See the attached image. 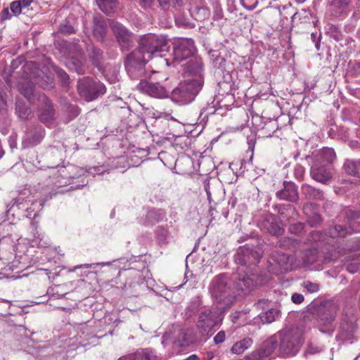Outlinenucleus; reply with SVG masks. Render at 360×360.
Wrapping results in <instances>:
<instances>
[{"instance_id":"18","label":"nucleus","mask_w":360,"mask_h":360,"mask_svg":"<svg viewBox=\"0 0 360 360\" xmlns=\"http://www.w3.org/2000/svg\"><path fill=\"white\" fill-rule=\"evenodd\" d=\"M45 135V130L41 126H32L25 134L23 143L27 146H35L41 143Z\"/></svg>"},{"instance_id":"31","label":"nucleus","mask_w":360,"mask_h":360,"mask_svg":"<svg viewBox=\"0 0 360 360\" xmlns=\"http://www.w3.org/2000/svg\"><path fill=\"white\" fill-rule=\"evenodd\" d=\"M344 167L348 174L360 177V160H347L344 164Z\"/></svg>"},{"instance_id":"22","label":"nucleus","mask_w":360,"mask_h":360,"mask_svg":"<svg viewBox=\"0 0 360 360\" xmlns=\"http://www.w3.org/2000/svg\"><path fill=\"white\" fill-rule=\"evenodd\" d=\"M281 315V311L277 308H271L265 311L260 313L257 319H258L263 324H269L276 321Z\"/></svg>"},{"instance_id":"35","label":"nucleus","mask_w":360,"mask_h":360,"mask_svg":"<svg viewBox=\"0 0 360 360\" xmlns=\"http://www.w3.org/2000/svg\"><path fill=\"white\" fill-rule=\"evenodd\" d=\"M87 52L91 58L93 64L95 66H98L102 58V51L100 49L95 47L94 45H90L87 47Z\"/></svg>"},{"instance_id":"52","label":"nucleus","mask_w":360,"mask_h":360,"mask_svg":"<svg viewBox=\"0 0 360 360\" xmlns=\"http://www.w3.org/2000/svg\"><path fill=\"white\" fill-rule=\"evenodd\" d=\"M360 265L359 264H350L347 265V270L352 274L357 272L359 270Z\"/></svg>"},{"instance_id":"11","label":"nucleus","mask_w":360,"mask_h":360,"mask_svg":"<svg viewBox=\"0 0 360 360\" xmlns=\"http://www.w3.org/2000/svg\"><path fill=\"white\" fill-rule=\"evenodd\" d=\"M338 307L333 301H326L321 303L317 309V314L321 324L328 326L335 320Z\"/></svg>"},{"instance_id":"8","label":"nucleus","mask_w":360,"mask_h":360,"mask_svg":"<svg viewBox=\"0 0 360 360\" xmlns=\"http://www.w3.org/2000/svg\"><path fill=\"white\" fill-rule=\"evenodd\" d=\"M195 52L194 41L191 39L181 38L174 42L172 64L181 63L185 59L193 57Z\"/></svg>"},{"instance_id":"64","label":"nucleus","mask_w":360,"mask_h":360,"mask_svg":"<svg viewBox=\"0 0 360 360\" xmlns=\"http://www.w3.org/2000/svg\"><path fill=\"white\" fill-rule=\"evenodd\" d=\"M6 226L10 227V228H11L13 226V225L11 223L6 224Z\"/></svg>"},{"instance_id":"60","label":"nucleus","mask_w":360,"mask_h":360,"mask_svg":"<svg viewBox=\"0 0 360 360\" xmlns=\"http://www.w3.org/2000/svg\"><path fill=\"white\" fill-rule=\"evenodd\" d=\"M35 82H36L37 83H39V84H40L43 88H46V87L44 86V84H43V83H41V82L39 80V79H38V78H36Z\"/></svg>"},{"instance_id":"16","label":"nucleus","mask_w":360,"mask_h":360,"mask_svg":"<svg viewBox=\"0 0 360 360\" xmlns=\"http://www.w3.org/2000/svg\"><path fill=\"white\" fill-rule=\"evenodd\" d=\"M310 174L315 181L322 184H326L332 178L330 166L322 165L321 162H314L311 167Z\"/></svg>"},{"instance_id":"24","label":"nucleus","mask_w":360,"mask_h":360,"mask_svg":"<svg viewBox=\"0 0 360 360\" xmlns=\"http://www.w3.org/2000/svg\"><path fill=\"white\" fill-rule=\"evenodd\" d=\"M33 239L32 240V246L46 248L50 244L49 238L37 229L35 224H32Z\"/></svg>"},{"instance_id":"61","label":"nucleus","mask_w":360,"mask_h":360,"mask_svg":"<svg viewBox=\"0 0 360 360\" xmlns=\"http://www.w3.org/2000/svg\"><path fill=\"white\" fill-rule=\"evenodd\" d=\"M3 13H4V14H7V15H8V8H5V9H4V10H3Z\"/></svg>"},{"instance_id":"28","label":"nucleus","mask_w":360,"mask_h":360,"mask_svg":"<svg viewBox=\"0 0 360 360\" xmlns=\"http://www.w3.org/2000/svg\"><path fill=\"white\" fill-rule=\"evenodd\" d=\"M106 32V27L103 20L98 17L94 18V36L98 41H103L105 38Z\"/></svg>"},{"instance_id":"34","label":"nucleus","mask_w":360,"mask_h":360,"mask_svg":"<svg viewBox=\"0 0 360 360\" xmlns=\"http://www.w3.org/2000/svg\"><path fill=\"white\" fill-rule=\"evenodd\" d=\"M15 111L18 116L22 120L28 119L32 115V110L21 101H17L15 104Z\"/></svg>"},{"instance_id":"15","label":"nucleus","mask_w":360,"mask_h":360,"mask_svg":"<svg viewBox=\"0 0 360 360\" xmlns=\"http://www.w3.org/2000/svg\"><path fill=\"white\" fill-rule=\"evenodd\" d=\"M259 226L272 236H279L284 231L281 222L277 219L276 217L269 213L264 214Z\"/></svg>"},{"instance_id":"63","label":"nucleus","mask_w":360,"mask_h":360,"mask_svg":"<svg viewBox=\"0 0 360 360\" xmlns=\"http://www.w3.org/2000/svg\"><path fill=\"white\" fill-rule=\"evenodd\" d=\"M206 193H207V195L208 198H210V191H208V189H207V188H206Z\"/></svg>"},{"instance_id":"37","label":"nucleus","mask_w":360,"mask_h":360,"mask_svg":"<svg viewBox=\"0 0 360 360\" xmlns=\"http://www.w3.org/2000/svg\"><path fill=\"white\" fill-rule=\"evenodd\" d=\"M20 93L30 101H32V98L34 96V85L32 82H27L26 84H21L19 86Z\"/></svg>"},{"instance_id":"7","label":"nucleus","mask_w":360,"mask_h":360,"mask_svg":"<svg viewBox=\"0 0 360 360\" xmlns=\"http://www.w3.org/2000/svg\"><path fill=\"white\" fill-rule=\"evenodd\" d=\"M77 89L80 96L86 101H92L105 93V86L103 83L89 77L79 79Z\"/></svg>"},{"instance_id":"9","label":"nucleus","mask_w":360,"mask_h":360,"mask_svg":"<svg viewBox=\"0 0 360 360\" xmlns=\"http://www.w3.org/2000/svg\"><path fill=\"white\" fill-rule=\"evenodd\" d=\"M262 257V254L253 249L252 247L245 245L238 248L235 255V262L243 266L256 265Z\"/></svg>"},{"instance_id":"54","label":"nucleus","mask_w":360,"mask_h":360,"mask_svg":"<svg viewBox=\"0 0 360 360\" xmlns=\"http://www.w3.org/2000/svg\"><path fill=\"white\" fill-rule=\"evenodd\" d=\"M18 1L23 9L27 8L33 1V0H18Z\"/></svg>"},{"instance_id":"30","label":"nucleus","mask_w":360,"mask_h":360,"mask_svg":"<svg viewBox=\"0 0 360 360\" xmlns=\"http://www.w3.org/2000/svg\"><path fill=\"white\" fill-rule=\"evenodd\" d=\"M194 338L191 332L186 330H181L174 343L179 347H186L193 343Z\"/></svg>"},{"instance_id":"2","label":"nucleus","mask_w":360,"mask_h":360,"mask_svg":"<svg viewBox=\"0 0 360 360\" xmlns=\"http://www.w3.org/2000/svg\"><path fill=\"white\" fill-rule=\"evenodd\" d=\"M283 356H294L303 344V333L298 328H285L267 339L262 347L247 356L248 360H268L269 356L278 347Z\"/></svg>"},{"instance_id":"43","label":"nucleus","mask_w":360,"mask_h":360,"mask_svg":"<svg viewBox=\"0 0 360 360\" xmlns=\"http://www.w3.org/2000/svg\"><path fill=\"white\" fill-rule=\"evenodd\" d=\"M59 30L60 32L66 34H70L75 32L74 27L68 21H65L64 22H63L60 25Z\"/></svg>"},{"instance_id":"3","label":"nucleus","mask_w":360,"mask_h":360,"mask_svg":"<svg viewBox=\"0 0 360 360\" xmlns=\"http://www.w3.org/2000/svg\"><path fill=\"white\" fill-rule=\"evenodd\" d=\"M209 291L213 300L221 304L219 307L220 309L230 307L236 297L229 283L228 277L224 274H219L212 280Z\"/></svg>"},{"instance_id":"58","label":"nucleus","mask_w":360,"mask_h":360,"mask_svg":"<svg viewBox=\"0 0 360 360\" xmlns=\"http://www.w3.org/2000/svg\"><path fill=\"white\" fill-rule=\"evenodd\" d=\"M320 330L322 332V333H328L329 335H332L333 332V329H328V330H325L322 328L320 329Z\"/></svg>"},{"instance_id":"39","label":"nucleus","mask_w":360,"mask_h":360,"mask_svg":"<svg viewBox=\"0 0 360 360\" xmlns=\"http://www.w3.org/2000/svg\"><path fill=\"white\" fill-rule=\"evenodd\" d=\"M157 240L160 245H165L169 243V231L163 227H159L157 230Z\"/></svg>"},{"instance_id":"48","label":"nucleus","mask_w":360,"mask_h":360,"mask_svg":"<svg viewBox=\"0 0 360 360\" xmlns=\"http://www.w3.org/2000/svg\"><path fill=\"white\" fill-rule=\"evenodd\" d=\"M225 332L223 330L219 331L214 338V342L216 345L222 343L225 340Z\"/></svg>"},{"instance_id":"1","label":"nucleus","mask_w":360,"mask_h":360,"mask_svg":"<svg viewBox=\"0 0 360 360\" xmlns=\"http://www.w3.org/2000/svg\"><path fill=\"white\" fill-rule=\"evenodd\" d=\"M139 48L128 55L125 68L129 76L136 79L145 74V65L153 56H162L168 52V39L162 35L148 34L139 41Z\"/></svg>"},{"instance_id":"19","label":"nucleus","mask_w":360,"mask_h":360,"mask_svg":"<svg viewBox=\"0 0 360 360\" xmlns=\"http://www.w3.org/2000/svg\"><path fill=\"white\" fill-rule=\"evenodd\" d=\"M276 196L281 200L295 202L299 198L297 186L291 182L284 183L283 188L276 192Z\"/></svg>"},{"instance_id":"49","label":"nucleus","mask_w":360,"mask_h":360,"mask_svg":"<svg viewBox=\"0 0 360 360\" xmlns=\"http://www.w3.org/2000/svg\"><path fill=\"white\" fill-rule=\"evenodd\" d=\"M291 300L295 304H300L304 301V296L302 294L294 293L291 296Z\"/></svg>"},{"instance_id":"57","label":"nucleus","mask_w":360,"mask_h":360,"mask_svg":"<svg viewBox=\"0 0 360 360\" xmlns=\"http://www.w3.org/2000/svg\"><path fill=\"white\" fill-rule=\"evenodd\" d=\"M198 357L195 355V354H193V355H191L190 356H188L186 360H198Z\"/></svg>"},{"instance_id":"33","label":"nucleus","mask_w":360,"mask_h":360,"mask_svg":"<svg viewBox=\"0 0 360 360\" xmlns=\"http://www.w3.org/2000/svg\"><path fill=\"white\" fill-rule=\"evenodd\" d=\"M302 193L308 199H320L323 196V193L319 189H316L308 184L302 186Z\"/></svg>"},{"instance_id":"53","label":"nucleus","mask_w":360,"mask_h":360,"mask_svg":"<svg viewBox=\"0 0 360 360\" xmlns=\"http://www.w3.org/2000/svg\"><path fill=\"white\" fill-rule=\"evenodd\" d=\"M303 229V225L302 224H297L290 227V231L292 233H298Z\"/></svg>"},{"instance_id":"55","label":"nucleus","mask_w":360,"mask_h":360,"mask_svg":"<svg viewBox=\"0 0 360 360\" xmlns=\"http://www.w3.org/2000/svg\"><path fill=\"white\" fill-rule=\"evenodd\" d=\"M311 237L314 241H316L320 238V233L317 231H313L311 233Z\"/></svg>"},{"instance_id":"59","label":"nucleus","mask_w":360,"mask_h":360,"mask_svg":"<svg viewBox=\"0 0 360 360\" xmlns=\"http://www.w3.org/2000/svg\"><path fill=\"white\" fill-rule=\"evenodd\" d=\"M287 210L290 212H294L295 210V208L292 207V206L290 205H288L287 206Z\"/></svg>"},{"instance_id":"5","label":"nucleus","mask_w":360,"mask_h":360,"mask_svg":"<svg viewBox=\"0 0 360 360\" xmlns=\"http://www.w3.org/2000/svg\"><path fill=\"white\" fill-rule=\"evenodd\" d=\"M221 310L220 307H212L204 309L200 312L196 327L201 335L210 336L214 333L215 327L222 320Z\"/></svg>"},{"instance_id":"32","label":"nucleus","mask_w":360,"mask_h":360,"mask_svg":"<svg viewBox=\"0 0 360 360\" xmlns=\"http://www.w3.org/2000/svg\"><path fill=\"white\" fill-rule=\"evenodd\" d=\"M165 212L162 209H152L146 214V220L150 224L158 223L165 218Z\"/></svg>"},{"instance_id":"17","label":"nucleus","mask_w":360,"mask_h":360,"mask_svg":"<svg viewBox=\"0 0 360 360\" xmlns=\"http://www.w3.org/2000/svg\"><path fill=\"white\" fill-rule=\"evenodd\" d=\"M39 100L41 105L38 110V117L41 122L46 124L53 119L54 110L49 99L44 94H40Z\"/></svg>"},{"instance_id":"50","label":"nucleus","mask_w":360,"mask_h":360,"mask_svg":"<svg viewBox=\"0 0 360 360\" xmlns=\"http://www.w3.org/2000/svg\"><path fill=\"white\" fill-rule=\"evenodd\" d=\"M139 4L144 9L149 8L154 3V0H138Z\"/></svg>"},{"instance_id":"40","label":"nucleus","mask_w":360,"mask_h":360,"mask_svg":"<svg viewBox=\"0 0 360 360\" xmlns=\"http://www.w3.org/2000/svg\"><path fill=\"white\" fill-rule=\"evenodd\" d=\"M31 195V191L30 189H24L22 190L18 195L17 198L14 199L13 205H16L17 206L23 205L25 202L27 201V198Z\"/></svg>"},{"instance_id":"56","label":"nucleus","mask_w":360,"mask_h":360,"mask_svg":"<svg viewBox=\"0 0 360 360\" xmlns=\"http://www.w3.org/2000/svg\"><path fill=\"white\" fill-rule=\"evenodd\" d=\"M160 6H167L169 4V0H158Z\"/></svg>"},{"instance_id":"14","label":"nucleus","mask_w":360,"mask_h":360,"mask_svg":"<svg viewBox=\"0 0 360 360\" xmlns=\"http://www.w3.org/2000/svg\"><path fill=\"white\" fill-rule=\"evenodd\" d=\"M271 264L275 266V273L284 274L292 269V258L288 254L282 252H275L272 255Z\"/></svg>"},{"instance_id":"44","label":"nucleus","mask_w":360,"mask_h":360,"mask_svg":"<svg viewBox=\"0 0 360 360\" xmlns=\"http://www.w3.org/2000/svg\"><path fill=\"white\" fill-rule=\"evenodd\" d=\"M295 240L290 238H283L279 240L277 243V245L280 248H290L293 245Z\"/></svg>"},{"instance_id":"27","label":"nucleus","mask_w":360,"mask_h":360,"mask_svg":"<svg viewBox=\"0 0 360 360\" xmlns=\"http://www.w3.org/2000/svg\"><path fill=\"white\" fill-rule=\"evenodd\" d=\"M252 343L253 340H252V338L248 337L244 338L243 340L238 341L233 344L231 349V352L233 354H241L245 350L250 348L252 345Z\"/></svg>"},{"instance_id":"25","label":"nucleus","mask_w":360,"mask_h":360,"mask_svg":"<svg viewBox=\"0 0 360 360\" xmlns=\"http://www.w3.org/2000/svg\"><path fill=\"white\" fill-rule=\"evenodd\" d=\"M318 250L316 248L304 250L302 252L301 265L307 267L314 264L318 260Z\"/></svg>"},{"instance_id":"47","label":"nucleus","mask_w":360,"mask_h":360,"mask_svg":"<svg viewBox=\"0 0 360 360\" xmlns=\"http://www.w3.org/2000/svg\"><path fill=\"white\" fill-rule=\"evenodd\" d=\"M10 8L15 15H18L21 13L22 8L18 1H14L11 4Z\"/></svg>"},{"instance_id":"20","label":"nucleus","mask_w":360,"mask_h":360,"mask_svg":"<svg viewBox=\"0 0 360 360\" xmlns=\"http://www.w3.org/2000/svg\"><path fill=\"white\" fill-rule=\"evenodd\" d=\"M255 283V276L246 274L242 276H239L236 283V287L238 290L248 293L252 290Z\"/></svg>"},{"instance_id":"21","label":"nucleus","mask_w":360,"mask_h":360,"mask_svg":"<svg viewBox=\"0 0 360 360\" xmlns=\"http://www.w3.org/2000/svg\"><path fill=\"white\" fill-rule=\"evenodd\" d=\"M359 229L356 226V221H351L349 222V227L347 228L342 225H335L328 231V234L332 238L345 237L347 234L352 231L358 232Z\"/></svg>"},{"instance_id":"12","label":"nucleus","mask_w":360,"mask_h":360,"mask_svg":"<svg viewBox=\"0 0 360 360\" xmlns=\"http://www.w3.org/2000/svg\"><path fill=\"white\" fill-rule=\"evenodd\" d=\"M137 89L141 92L154 98H167L169 95V92L165 86L158 82L153 83L146 80H141L137 85Z\"/></svg>"},{"instance_id":"26","label":"nucleus","mask_w":360,"mask_h":360,"mask_svg":"<svg viewBox=\"0 0 360 360\" xmlns=\"http://www.w3.org/2000/svg\"><path fill=\"white\" fill-rule=\"evenodd\" d=\"M70 68L74 70L79 75L85 73L86 69V59L83 54L79 53L78 56L71 58L70 62Z\"/></svg>"},{"instance_id":"42","label":"nucleus","mask_w":360,"mask_h":360,"mask_svg":"<svg viewBox=\"0 0 360 360\" xmlns=\"http://www.w3.org/2000/svg\"><path fill=\"white\" fill-rule=\"evenodd\" d=\"M302 286L307 290V292L310 293L316 292L320 289L319 285L318 283H312L309 281H304L302 284Z\"/></svg>"},{"instance_id":"38","label":"nucleus","mask_w":360,"mask_h":360,"mask_svg":"<svg viewBox=\"0 0 360 360\" xmlns=\"http://www.w3.org/2000/svg\"><path fill=\"white\" fill-rule=\"evenodd\" d=\"M97 3L102 11L109 13L116 7L117 0H97Z\"/></svg>"},{"instance_id":"29","label":"nucleus","mask_w":360,"mask_h":360,"mask_svg":"<svg viewBox=\"0 0 360 360\" xmlns=\"http://www.w3.org/2000/svg\"><path fill=\"white\" fill-rule=\"evenodd\" d=\"M153 353L148 349L120 358L119 360H154Z\"/></svg>"},{"instance_id":"36","label":"nucleus","mask_w":360,"mask_h":360,"mask_svg":"<svg viewBox=\"0 0 360 360\" xmlns=\"http://www.w3.org/2000/svg\"><path fill=\"white\" fill-rule=\"evenodd\" d=\"M349 0H333L331 2L330 7L334 15H340L347 8Z\"/></svg>"},{"instance_id":"41","label":"nucleus","mask_w":360,"mask_h":360,"mask_svg":"<svg viewBox=\"0 0 360 360\" xmlns=\"http://www.w3.org/2000/svg\"><path fill=\"white\" fill-rule=\"evenodd\" d=\"M26 255H15V260L12 262V267L15 268H25L26 266Z\"/></svg>"},{"instance_id":"62","label":"nucleus","mask_w":360,"mask_h":360,"mask_svg":"<svg viewBox=\"0 0 360 360\" xmlns=\"http://www.w3.org/2000/svg\"><path fill=\"white\" fill-rule=\"evenodd\" d=\"M46 79H47V82H50L51 83H52V79L50 77L46 76Z\"/></svg>"},{"instance_id":"51","label":"nucleus","mask_w":360,"mask_h":360,"mask_svg":"<svg viewBox=\"0 0 360 360\" xmlns=\"http://www.w3.org/2000/svg\"><path fill=\"white\" fill-rule=\"evenodd\" d=\"M57 73L63 82H64L65 84H67L68 82L69 76L65 71H63V70H59Z\"/></svg>"},{"instance_id":"13","label":"nucleus","mask_w":360,"mask_h":360,"mask_svg":"<svg viewBox=\"0 0 360 360\" xmlns=\"http://www.w3.org/2000/svg\"><path fill=\"white\" fill-rule=\"evenodd\" d=\"M112 32L123 51H129L132 46L131 34L122 24L115 22L112 24Z\"/></svg>"},{"instance_id":"10","label":"nucleus","mask_w":360,"mask_h":360,"mask_svg":"<svg viewBox=\"0 0 360 360\" xmlns=\"http://www.w3.org/2000/svg\"><path fill=\"white\" fill-rule=\"evenodd\" d=\"M184 75L187 79H191L192 82L197 83L201 81V86H203V68L202 63L200 58L197 56L193 57L186 63L184 68Z\"/></svg>"},{"instance_id":"6","label":"nucleus","mask_w":360,"mask_h":360,"mask_svg":"<svg viewBox=\"0 0 360 360\" xmlns=\"http://www.w3.org/2000/svg\"><path fill=\"white\" fill-rule=\"evenodd\" d=\"M201 81L192 82L191 79L181 82L172 92V100L179 105H186L194 100L202 89Z\"/></svg>"},{"instance_id":"45","label":"nucleus","mask_w":360,"mask_h":360,"mask_svg":"<svg viewBox=\"0 0 360 360\" xmlns=\"http://www.w3.org/2000/svg\"><path fill=\"white\" fill-rule=\"evenodd\" d=\"M44 202H41V201H40V202H38V201L32 202V204H31V206L29 207H27L26 210L30 213V214H31V212H33L36 211L37 207V211L41 210L43 208Z\"/></svg>"},{"instance_id":"23","label":"nucleus","mask_w":360,"mask_h":360,"mask_svg":"<svg viewBox=\"0 0 360 360\" xmlns=\"http://www.w3.org/2000/svg\"><path fill=\"white\" fill-rule=\"evenodd\" d=\"M335 153L333 149L323 148L316 155L314 162H321L322 165L329 166L335 160Z\"/></svg>"},{"instance_id":"4","label":"nucleus","mask_w":360,"mask_h":360,"mask_svg":"<svg viewBox=\"0 0 360 360\" xmlns=\"http://www.w3.org/2000/svg\"><path fill=\"white\" fill-rule=\"evenodd\" d=\"M356 321L355 309L352 307L345 309L341 317L340 328L336 335L337 340L343 343L352 344L356 340L355 335L356 329Z\"/></svg>"},{"instance_id":"46","label":"nucleus","mask_w":360,"mask_h":360,"mask_svg":"<svg viewBox=\"0 0 360 360\" xmlns=\"http://www.w3.org/2000/svg\"><path fill=\"white\" fill-rule=\"evenodd\" d=\"M323 346L311 343L308 345L307 351V353L310 354H314L321 352V351H323Z\"/></svg>"}]
</instances>
